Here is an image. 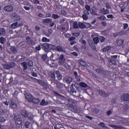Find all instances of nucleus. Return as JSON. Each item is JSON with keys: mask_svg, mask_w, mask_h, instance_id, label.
I'll return each instance as SVG.
<instances>
[{"mask_svg": "<svg viewBox=\"0 0 129 129\" xmlns=\"http://www.w3.org/2000/svg\"><path fill=\"white\" fill-rule=\"evenodd\" d=\"M93 112H95V113H98V112H99V110L96 108H94L93 109Z\"/></svg>", "mask_w": 129, "mask_h": 129, "instance_id": "nucleus-53", "label": "nucleus"}, {"mask_svg": "<svg viewBox=\"0 0 129 129\" xmlns=\"http://www.w3.org/2000/svg\"><path fill=\"white\" fill-rule=\"evenodd\" d=\"M48 75H49V77L51 78V80H55V78H56L55 73H49L48 74Z\"/></svg>", "mask_w": 129, "mask_h": 129, "instance_id": "nucleus-18", "label": "nucleus"}, {"mask_svg": "<svg viewBox=\"0 0 129 129\" xmlns=\"http://www.w3.org/2000/svg\"><path fill=\"white\" fill-rule=\"evenodd\" d=\"M10 67V69L11 68H14V67H16V62H11V63H10L9 64Z\"/></svg>", "mask_w": 129, "mask_h": 129, "instance_id": "nucleus-39", "label": "nucleus"}, {"mask_svg": "<svg viewBox=\"0 0 129 129\" xmlns=\"http://www.w3.org/2000/svg\"><path fill=\"white\" fill-rule=\"evenodd\" d=\"M48 104H49V103L46 101V100H45L44 99H42L40 103V105L41 106H45L46 105H48Z\"/></svg>", "mask_w": 129, "mask_h": 129, "instance_id": "nucleus-14", "label": "nucleus"}, {"mask_svg": "<svg viewBox=\"0 0 129 129\" xmlns=\"http://www.w3.org/2000/svg\"><path fill=\"white\" fill-rule=\"evenodd\" d=\"M99 40H100V42L101 43H103V42L105 41V37H104L103 36H100Z\"/></svg>", "mask_w": 129, "mask_h": 129, "instance_id": "nucleus-37", "label": "nucleus"}, {"mask_svg": "<svg viewBox=\"0 0 129 129\" xmlns=\"http://www.w3.org/2000/svg\"><path fill=\"white\" fill-rule=\"evenodd\" d=\"M124 27H123V29L124 30H126V29H127V27H128V24H127V23H125V24H123Z\"/></svg>", "mask_w": 129, "mask_h": 129, "instance_id": "nucleus-58", "label": "nucleus"}, {"mask_svg": "<svg viewBox=\"0 0 129 129\" xmlns=\"http://www.w3.org/2000/svg\"><path fill=\"white\" fill-rule=\"evenodd\" d=\"M28 66L32 67V66H33V61H32L31 60H29L28 61Z\"/></svg>", "mask_w": 129, "mask_h": 129, "instance_id": "nucleus-55", "label": "nucleus"}, {"mask_svg": "<svg viewBox=\"0 0 129 129\" xmlns=\"http://www.w3.org/2000/svg\"><path fill=\"white\" fill-rule=\"evenodd\" d=\"M82 44L83 45L82 46V49L85 50V49H86V41L84 39H83L82 40Z\"/></svg>", "mask_w": 129, "mask_h": 129, "instance_id": "nucleus-22", "label": "nucleus"}, {"mask_svg": "<svg viewBox=\"0 0 129 129\" xmlns=\"http://www.w3.org/2000/svg\"><path fill=\"white\" fill-rule=\"evenodd\" d=\"M37 83L38 84H40V85H44L45 84V82L42 80H37Z\"/></svg>", "mask_w": 129, "mask_h": 129, "instance_id": "nucleus-41", "label": "nucleus"}, {"mask_svg": "<svg viewBox=\"0 0 129 129\" xmlns=\"http://www.w3.org/2000/svg\"><path fill=\"white\" fill-rule=\"evenodd\" d=\"M0 35L1 36H5L6 35V30L5 28H2L0 29Z\"/></svg>", "mask_w": 129, "mask_h": 129, "instance_id": "nucleus-25", "label": "nucleus"}, {"mask_svg": "<svg viewBox=\"0 0 129 129\" xmlns=\"http://www.w3.org/2000/svg\"><path fill=\"white\" fill-rule=\"evenodd\" d=\"M28 64L26 62H23L21 63V66H23L24 70H27L28 69Z\"/></svg>", "mask_w": 129, "mask_h": 129, "instance_id": "nucleus-23", "label": "nucleus"}, {"mask_svg": "<svg viewBox=\"0 0 129 129\" xmlns=\"http://www.w3.org/2000/svg\"><path fill=\"white\" fill-rule=\"evenodd\" d=\"M107 18L108 19H114V17H113V15L110 14L107 16Z\"/></svg>", "mask_w": 129, "mask_h": 129, "instance_id": "nucleus-57", "label": "nucleus"}, {"mask_svg": "<svg viewBox=\"0 0 129 129\" xmlns=\"http://www.w3.org/2000/svg\"><path fill=\"white\" fill-rule=\"evenodd\" d=\"M52 33H53V30H52V29H49L48 30V33H46L45 36H46V37H49V36H51V35H52Z\"/></svg>", "mask_w": 129, "mask_h": 129, "instance_id": "nucleus-26", "label": "nucleus"}, {"mask_svg": "<svg viewBox=\"0 0 129 129\" xmlns=\"http://www.w3.org/2000/svg\"><path fill=\"white\" fill-rule=\"evenodd\" d=\"M79 27L80 29H83L85 28V25L83 23H79Z\"/></svg>", "mask_w": 129, "mask_h": 129, "instance_id": "nucleus-38", "label": "nucleus"}, {"mask_svg": "<svg viewBox=\"0 0 129 129\" xmlns=\"http://www.w3.org/2000/svg\"><path fill=\"white\" fill-rule=\"evenodd\" d=\"M63 128V125L61 124H56L55 126L54 127V129H60Z\"/></svg>", "mask_w": 129, "mask_h": 129, "instance_id": "nucleus-32", "label": "nucleus"}, {"mask_svg": "<svg viewBox=\"0 0 129 129\" xmlns=\"http://www.w3.org/2000/svg\"><path fill=\"white\" fill-rule=\"evenodd\" d=\"M42 42L43 43H48L50 42V39L47 38V37H43L41 39Z\"/></svg>", "mask_w": 129, "mask_h": 129, "instance_id": "nucleus-27", "label": "nucleus"}, {"mask_svg": "<svg viewBox=\"0 0 129 129\" xmlns=\"http://www.w3.org/2000/svg\"><path fill=\"white\" fill-rule=\"evenodd\" d=\"M110 49H111V47L110 46H107L103 48V51L106 52L107 51H109Z\"/></svg>", "mask_w": 129, "mask_h": 129, "instance_id": "nucleus-31", "label": "nucleus"}, {"mask_svg": "<svg viewBox=\"0 0 129 129\" xmlns=\"http://www.w3.org/2000/svg\"><path fill=\"white\" fill-rule=\"evenodd\" d=\"M80 85L81 87H84V88H86V87H87V84H86L85 83H81Z\"/></svg>", "mask_w": 129, "mask_h": 129, "instance_id": "nucleus-42", "label": "nucleus"}, {"mask_svg": "<svg viewBox=\"0 0 129 129\" xmlns=\"http://www.w3.org/2000/svg\"><path fill=\"white\" fill-rule=\"evenodd\" d=\"M82 18L85 21H87V20H88V16L87 15H85V14H83L82 15Z\"/></svg>", "mask_w": 129, "mask_h": 129, "instance_id": "nucleus-46", "label": "nucleus"}, {"mask_svg": "<svg viewBox=\"0 0 129 129\" xmlns=\"http://www.w3.org/2000/svg\"><path fill=\"white\" fill-rule=\"evenodd\" d=\"M41 47L42 50H43L45 53H48V52L50 51L49 49H50V50H54V49H55V46L54 45L50 44L47 43L41 44Z\"/></svg>", "mask_w": 129, "mask_h": 129, "instance_id": "nucleus-1", "label": "nucleus"}, {"mask_svg": "<svg viewBox=\"0 0 129 129\" xmlns=\"http://www.w3.org/2000/svg\"><path fill=\"white\" fill-rule=\"evenodd\" d=\"M10 50H11L12 52H13V53H17V48L16 47L12 46L10 47Z\"/></svg>", "mask_w": 129, "mask_h": 129, "instance_id": "nucleus-30", "label": "nucleus"}, {"mask_svg": "<svg viewBox=\"0 0 129 129\" xmlns=\"http://www.w3.org/2000/svg\"><path fill=\"white\" fill-rule=\"evenodd\" d=\"M90 46L92 49H95V44H94L93 42H92L91 43H90Z\"/></svg>", "mask_w": 129, "mask_h": 129, "instance_id": "nucleus-50", "label": "nucleus"}, {"mask_svg": "<svg viewBox=\"0 0 129 129\" xmlns=\"http://www.w3.org/2000/svg\"><path fill=\"white\" fill-rule=\"evenodd\" d=\"M110 63H112L113 65H116V61L112 58L110 59Z\"/></svg>", "mask_w": 129, "mask_h": 129, "instance_id": "nucleus-44", "label": "nucleus"}, {"mask_svg": "<svg viewBox=\"0 0 129 129\" xmlns=\"http://www.w3.org/2000/svg\"><path fill=\"white\" fill-rule=\"evenodd\" d=\"M99 93L100 95L102 97H108L109 96V95L108 94L105 93V92L103 90H99Z\"/></svg>", "mask_w": 129, "mask_h": 129, "instance_id": "nucleus-9", "label": "nucleus"}, {"mask_svg": "<svg viewBox=\"0 0 129 129\" xmlns=\"http://www.w3.org/2000/svg\"><path fill=\"white\" fill-rule=\"evenodd\" d=\"M123 110H124L125 111H126V110H128V105L127 104H125L123 106Z\"/></svg>", "mask_w": 129, "mask_h": 129, "instance_id": "nucleus-43", "label": "nucleus"}, {"mask_svg": "<svg viewBox=\"0 0 129 129\" xmlns=\"http://www.w3.org/2000/svg\"><path fill=\"white\" fill-rule=\"evenodd\" d=\"M41 45H38L37 46H36L35 47V49L37 50V51H40V50H41Z\"/></svg>", "mask_w": 129, "mask_h": 129, "instance_id": "nucleus-59", "label": "nucleus"}, {"mask_svg": "<svg viewBox=\"0 0 129 129\" xmlns=\"http://www.w3.org/2000/svg\"><path fill=\"white\" fill-rule=\"evenodd\" d=\"M42 59L45 61L47 59V54H44L42 56Z\"/></svg>", "mask_w": 129, "mask_h": 129, "instance_id": "nucleus-62", "label": "nucleus"}, {"mask_svg": "<svg viewBox=\"0 0 129 129\" xmlns=\"http://www.w3.org/2000/svg\"><path fill=\"white\" fill-rule=\"evenodd\" d=\"M40 101L41 100H40V98H33L31 101V102H32V103H34L35 104H38Z\"/></svg>", "mask_w": 129, "mask_h": 129, "instance_id": "nucleus-12", "label": "nucleus"}, {"mask_svg": "<svg viewBox=\"0 0 129 129\" xmlns=\"http://www.w3.org/2000/svg\"><path fill=\"white\" fill-rule=\"evenodd\" d=\"M119 36H123L124 35V31L121 30L118 32Z\"/></svg>", "mask_w": 129, "mask_h": 129, "instance_id": "nucleus-61", "label": "nucleus"}, {"mask_svg": "<svg viewBox=\"0 0 129 129\" xmlns=\"http://www.w3.org/2000/svg\"><path fill=\"white\" fill-rule=\"evenodd\" d=\"M20 114L24 117H28V115H29V112L25 109H22L20 112Z\"/></svg>", "mask_w": 129, "mask_h": 129, "instance_id": "nucleus-8", "label": "nucleus"}, {"mask_svg": "<svg viewBox=\"0 0 129 129\" xmlns=\"http://www.w3.org/2000/svg\"><path fill=\"white\" fill-rule=\"evenodd\" d=\"M121 99L124 101H129V94L126 93L121 96Z\"/></svg>", "mask_w": 129, "mask_h": 129, "instance_id": "nucleus-5", "label": "nucleus"}, {"mask_svg": "<svg viewBox=\"0 0 129 129\" xmlns=\"http://www.w3.org/2000/svg\"><path fill=\"white\" fill-rule=\"evenodd\" d=\"M55 49L58 52H63V48L60 46H57L55 47Z\"/></svg>", "mask_w": 129, "mask_h": 129, "instance_id": "nucleus-29", "label": "nucleus"}, {"mask_svg": "<svg viewBox=\"0 0 129 129\" xmlns=\"http://www.w3.org/2000/svg\"><path fill=\"white\" fill-rule=\"evenodd\" d=\"M0 43H1V44H4V43H5V38L4 37L0 38Z\"/></svg>", "mask_w": 129, "mask_h": 129, "instance_id": "nucleus-52", "label": "nucleus"}, {"mask_svg": "<svg viewBox=\"0 0 129 129\" xmlns=\"http://www.w3.org/2000/svg\"><path fill=\"white\" fill-rule=\"evenodd\" d=\"M18 22L13 23L10 25V28L11 29H17V28H18V27H21V26H22V25L21 24L18 25Z\"/></svg>", "mask_w": 129, "mask_h": 129, "instance_id": "nucleus-7", "label": "nucleus"}, {"mask_svg": "<svg viewBox=\"0 0 129 129\" xmlns=\"http://www.w3.org/2000/svg\"><path fill=\"white\" fill-rule=\"evenodd\" d=\"M84 15L88 16L89 15V11H88V10H84Z\"/></svg>", "mask_w": 129, "mask_h": 129, "instance_id": "nucleus-63", "label": "nucleus"}, {"mask_svg": "<svg viewBox=\"0 0 129 129\" xmlns=\"http://www.w3.org/2000/svg\"><path fill=\"white\" fill-rule=\"evenodd\" d=\"M98 18L99 19V20H101V21H104V20L106 19V17H105V16H101Z\"/></svg>", "mask_w": 129, "mask_h": 129, "instance_id": "nucleus-49", "label": "nucleus"}, {"mask_svg": "<svg viewBox=\"0 0 129 129\" xmlns=\"http://www.w3.org/2000/svg\"><path fill=\"white\" fill-rule=\"evenodd\" d=\"M66 82L69 84H70L72 82V77H69L66 79Z\"/></svg>", "mask_w": 129, "mask_h": 129, "instance_id": "nucleus-34", "label": "nucleus"}, {"mask_svg": "<svg viewBox=\"0 0 129 129\" xmlns=\"http://www.w3.org/2000/svg\"><path fill=\"white\" fill-rule=\"evenodd\" d=\"M100 13L103 15H108V14H109V10L105 9V8H101L100 9Z\"/></svg>", "mask_w": 129, "mask_h": 129, "instance_id": "nucleus-10", "label": "nucleus"}, {"mask_svg": "<svg viewBox=\"0 0 129 129\" xmlns=\"http://www.w3.org/2000/svg\"><path fill=\"white\" fill-rule=\"evenodd\" d=\"M3 67L6 70H10V69H11L10 64H6V63L3 64Z\"/></svg>", "mask_w": 129, "mask_h": 129, "instance_id": "nucleus-24", "label": "nucleus"}, {"mask_svg": "<svg viewBox=\"0 0 129 129\" xmlns=\"http://www.w3.org/2000/svg\"><path fill=\"white\" fill-rule=\"evenodd\" d=\"M79 63L81 66H83L84 67L87 66V63H86V62H85V61L83 60H80L79 61Z\"/></svg>", "mask_w": 129, "mask_h": 129, "instance_id": "nucleus-19", "label": "nucleus"}, {"mask_svg": "<svg viewBox=\"0 0 129 129\" xmlns=\"http://www.w3.org/2000/svg\"><path fill=\"white\" fill-rule=\"evenodd\" d=\"M93 41L95 44H97L98 43H99V38L97 37H94Z\"/></svg>", "mask_w": 129, "mask_h": 129, "instance_id": "nucleus-28", "label": "nucleus"}, {"mask_svg": "<svg viewBox=\"0 0 129 129\" xmlns=\"http://www.w3.org/2000/svg\"><path fill=\"white\" fill-rule=\"evenodd\" d=\"M90 13L93 16H98L97 14V10H96V8L95 7H92L90 10Z\"/></svg>", "mask_w": 129, "mask_h": 129, "instance_id": "nucleus-11", "label": "nucleus"}, {"mask_svg": "<svg viewBox=\"0 0 129 129\" xmlns=\"http://www.w3.org/2000/svg\"><path fill=\"white\" fill-rule=\"evenodd\" d=\"M43 23L44 24H50L52 22V19L51 18H46L43 20Z\"/></svg>", "mask_w": 129, "mask_h": 129, "instance_id": "nucleus-15", "label": "nucleus"}, {"mask_svg": "<svg viewBox=\"0 0 129 129\" xmlns=\"http://www.w3.org/2000/svg\"><path fill=\"white\" fill-rule=\"evenodd\" d=\"M116 42L117 45L118 46H122V45H123V42H124V40L122 39H118Z\"/></svg>", "mask_w": 129, "mask_h": 129, "instance_id": "nucleus-21", "label": "nucleus"}, {"mask_svg": "<svg viewBox=\"0 0 129 129\" xmlns=\"http://www.w3.org/2000/svg\"><path fill=\"white\" fill-rule=\"evenodd\" d=\"M85 9L86 10H87V11H88V12H89L90 11V6L87 5L85 6Z\"/></svg>", "mask_w": 129, "mask_h": 129, "instance_id": "nucleus-54", "label": "nucleus"}, {"mask_svg": "<svg viewBox=\"0 0 129 129\" xmlns=\"http://www.w3.org/2000/svg\"><path fill=\"white\" fill-rule=\"evenodd\" d=\"M59 17H60L58 15L55 14H52V18H53V19H54V20H56V19H58Z\"/></svg>", "mask_w": 129, "mask_h": 129, "instance_id": "nucleus-45", "label": "nucleus"}, {"mask_svg": "<svg viewBox=\"0 0 129 129\" xmlns=\"http://www.w3.org/2000/svg\"><path fill=\"white\" fill-rule=\"evenodd\" d=\"M56 86L58 89H61L63 87V85L61 83H57L56 84Z\"/></svg>", "mask_w": 129, "mask_h": 129, "instance_id": "nucleus-40", "label": "nucleus"}, {"mask_svg": "<svg viewBox=\"0 0 129 129\" xmlns=\"http://www.w3.org/2000/svg\"><path fill=\"white\" fill-rule=\"evenodd\" d=\"M31 75H32V76H33V77H38V74H37V73H35V72H32Z\"/></svg>", "mask_w": 129, "mask_h": 129, "instance_id": "nucleus-56", "label": "nucleus"}, {"mask_svg": "<svg viewBox=\"0 0 129 129\" xmlns=\"http://www.w3.org/2000/svg\"><path fill=\"white\" fill-rule=\"evenodd\" d=\"M76 38L74 36H72L69 38V41H74V40H76Z\"/></svg>", "mask_w": 129, "mask_h": 129, "instance_id": "nucleus-60", "label": "nucleus"}, {"mask_svg": "<svg viewBox=\"0 0 129 129\" xmlns=\"http://www.w3.org/2000/svg\"><path fill=\"white\" fill-rule=\"evenodd\" d=\"M68 106L69 108H70L72 110L74 109V106H73V104H68Z\"/></svg>", "mask_w": 129, "mask_h": 129, "instance_id": "nucleus-47", "label": "nucleus"}, {"mask_svg": "<svg viewBox=\"0 0 129 129\" xmlns=\"http://www.w3.org/2000/svg\"><path fill=\"white\" fill-rule=\"evenodd\" d=\"M14 21H21V17L19 16L15 15L13 16Z\"/></svg>", "mask_w": 129, "mask_h": 129, "instance_id": "nucleus-33", "label": "nucleus"}, {"mask_svg": "<svg viewBox=\"0 0 129 129\" xmlns=\"http://www.w3.org/2000/svg\"><path fill=\"white\" fill-rule=\"evenodd\" d=\"M14 120L16 124H22L23 123V120L22 117L17 113L14 114Z\"/></svg>", "mask_w": 129, "mask_h": 129, "instance_id": "nucleus-2", "label": "nucleus"}, {"mask_svg": "<svg viewBox=\"0 0 129 129\" xmlns=\"http://www.w3.org/2000/svg\"><path fill=\"white\" fill-rule=\"evenodd\" d=\"M96 72L98 74H103V75L106 74V71L104 70L103 68L97 69Z\"/></svg>", "mask_w": 129, "mask_h": 129, "instance_id": "nucleus-3", "label": "nucleus"}, {"mask_svg": "<svg viewBox=\"0 0 129 129\" xmlns=\"http://www.w3.org/2000/svg\"><path fill=\"white\" fill-rule=\"evenodd\" d=\"M33 98L34 97H33V96L31 95H27L25 96L26 99L28 100V101H29V102H32V100H33Z\"/></svg>", "mask_w": 129, "mask_h": 129, "instance_id": "nucleus-17", "label": "nucleus"}, {"mask_svg": "<svg viewBox=\"0 0 129 129\" xmlns=\"http://www.w3.org/2000/svg\"><path fill=\"white\" fill-rule=\"evenodd\" d=\"M79 35H80V34H79V33H73V36H74L75 37H79Z\"/></svg>", "mask_w": 129, "mask_h": 129, "instance_id": "nucleus-64", "label": "nucleus"}, {"mask_svg": "<svg viewBox=\"0 0 129 129\" xmlns=\"http://www.w3.org/2000/svg\"><path fill=\"white\" fill-rule=\"evenodd\" d=\"M10 106H11V108H13V109H15L17 107V105L13 101H10Z\"/></svg>", "mask_w": 129, "mask_h": 129, "instance_id": "nucleus-16", "label": "nucleus"}, {"mask_svg": "<svg viewBox=\"0 0 129 129\" xmlns=\"http://www.w3.org/2000/svg\"><path fill=\"white\" fill-rule=\"evenodd\" d=\"M29 125H30V121H27L25 123V128H29Z\"/></svg>", "mask_w": 129, "mask_h": 129, "instance_id": "nucleus-48", "label": "nucleus"}, {"mask_svg": "<svg viewBox=\"0 0 129 129\" xmlns=\"http://www.w3.org/2000/svg\"><path fill=\"white\" fill-rule=\"evenodd\" d=\"M56 77L58 80H62V75H61V74L59 73H56Z\"/></svg>", "mask_w": 129, "mask_h": 129, "instance_id": "nucleus-35", "label": "nucleus"}, {"mask_svg": "<svg viewBox=\"0 0 129 129\" xmlns=\"http://www.w3.org/2000/svg\"><path fill=\"white\" fill-rule=\"evenodd\" d=\"M58 63L60 64V65H63V64L65 63V58L63 54H60L58 58Z\"/></svg>", "mask_w": 129, "mask_h": 129, "instance_id": "nucleus-4", "label": "nucleus"}, {"mask_svg": "<svg viewBox=\"0 0 129 129\" xmlns=\"http://www.w3.org/2000/svg\"><path fill=\"white\" fill-rule=\"evenodd\" d=\"M78 27H79L78 22H74V23H73V28L74 29H78Z\"/></svg>", "mask_w": 129, "mask_h": 129, "instance_id": "nucleus-36", "label": "nucleus"}, {"mask_svg": "<svg viewBox=\"0 0 129 129\" xmlns=\"http://www.w3.org/2000/svg\"><path fill=\"white\" fill-rule=\"evenodd\" d=\"M53 93L54 94H55V95H57V96H59V97H60L61 99H62V100H64V99H65V97L62 95L59 94L58 92L54 91L53 92Z\"/></svg>", "mask_w": 129, "mask_h": 129, "instance_id": "nucleus-20", "label": "nucleus"}, {"mask_svg": "<svg viewBox=\"0 0 129 129\" xmlns=\"http://www.w3.org/2000/svg\"><path fill=\"white\" fill-rule=\"evenodd\" d=\"M5 12H13L14 11V7L11 5L5 6L4 8Z\"/></svg>", "mask_w": 129, "mask_h": 129, "instance_id": "nucleus-6", "label": "nucleus"}, {"mask_svg": "<svg viewBox=\"0 0 129 129\" xmlns=\"http://www.w3.org/2000/svg\"><path fill=\"white\" fill-rule=\"evenodd\" d=\"M110 126L114 129H125L124 127L118 125H111Z\"/></svg>", "mask_w": 129, "mask_h": 129, "instance_id": "nucleus-13", "label": "nucleus"}, {"mask_svg": "<svg viewBox=\"0 0 129 129\" xmlns=\"http://www.w3.org/2000/svg\"><path fill=\"white\" fill-rule=\"evenodd\" d=\"M105 6L106 8H107V9H108V10H109V9H111V6H110V4L109 3H106Z\"/></svg>", "mask_w": 129, "mask_h": 129, "instance_id": "nucleus-51", "label": "nucleus"}]
</instances>
